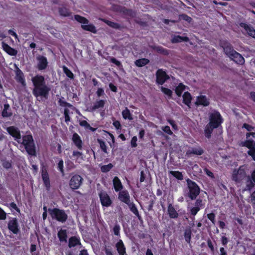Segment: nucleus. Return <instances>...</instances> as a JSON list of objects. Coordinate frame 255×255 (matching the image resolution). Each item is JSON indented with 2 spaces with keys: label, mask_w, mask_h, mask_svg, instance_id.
<instances>
[{
  "label": "nucleus",
  "mask_w": 255,
  "mask_h": 255,
  "mask_svg": "<svg viewBox=\"0 0 255 255\" xmlns=\"http://www.w3.org/2000/svg\"><path fill=\"white\" fill-rule=\"evenodd\" d=\"M230 58L236 63L239 65H243L245 62V59L243 56L237 51H236Z\"/></svg>",
  "instance_id": "obj_20"
},
{
  "label": "nucleus",
  "mask_w": 255,
  "mask_h": 255,
  "mask_svg": "<svg viewBox=\"0 0 255 255\" xmlns=\"http://www.w3.org/2000/svg\"><path fill=\"white\" fill-rule=\"evenodd\" d=\"M101 204L103 207H108L112 204V200L106 191H102L99 193Z\"/></svg>",
  "instance_id": "obj_12"
},
{
  "label": "nucleus",
  "mask_w": 255,
  "mask_h": 255,
  "mask_svg": "<svg viewBox=\"0 0 255 255\" xmlns=\"http://www.w3.org/2000/svg\"><path fill=\"white\" fill-rule=\"evenodd\" d=\"M2 165L3 168L8 169L11 168V161L7 160L6 159L1 160Z\"/></svg>",
  "instance_id": "obj_49"
},
{
  "label": "nucleus",
  "mask_w": 255,
  "mask_h": 255,
  "mask_svg": "<svg viewBox=\"0 0 255 255\" xmlns=\"http://www.w3.org/2000/svg\"><path fill=\"white\" fill-rule=\"evenodd\" d=\"M74 19L78 22L83 24H88L89 22L88 19L78 14L74 15Z\"/></svg>",
  "instance_id": "obj_41"
},
{
  "label": "nucleus",
  "mask_w": 255,
  "mask_h": 255,
  "mask_svg": "<svg viewBox=\"0 0 255 255\" xmlns=\"http://www.w3.org/2000/svg\"><path fill=\"white\" fill-rule=\"evenodd\" d=\"M167 213L171 219H177L179 216L178 212L171 203H169L168 205Z\"/></svg>",
  "instance_id": "obj_25"
},
{
  "label": "nucleus",
  "mask_w": 255,
  "mask_h": 255,
  "mask_svg": "<svg viewBox=\"0 0 255 255\" xmlns=\"http://www.w3.org/2000/svg\"><path fill=\"white\" fill-rule=\"evenodd\" d=\"M7 206L10 209H13L15 210L17 213H20V210L19 208L17 207L16 204L14 202H11L9 204L7 205Z\"/></svg>",
  "instance_id": "obj_54"
},
{
  "label": "nucleus",
  "mask_w": 255,
  "mask_h": 255,
  "mask_svg": "<svg viewBox=\"0 0 255 255\" xmlns=\"http://www.w3.org/2000/svg\"><path fill=\"white\" fill-rule=\"evenodd\" d=\"M186 181L187 182L188 192L186 194H184V196H187L191 200H194L196 199L197 197L200 194L201 190L200 188L195 181L189 178H187Z\"/></svg>",
  "instance_id": "obj_4"
},
{
  "label": "nucleus",
  "mask_w": 255,
  "mask_h": 255,
  "mask_svg": "<svg viewBox=\"0 0 255 255\" xmlns=\"http://www.w3.org/2000/svg\"><path fill=\"white\" fill-rule=\"evenodd\" d=\"M15 75V80L16 81L20 83L23 86H25L26 82L24 75L22 71L17 66H16Z\"/></svg>",
  "instance_id": "obj_17"
},
{
  "label": "nucleus",
  "mask_w": 255,
  "mask_h": 255,
  "mask_svg": "<svg viewBox=\"0 0 255 255\" xmlns=\"http://www.w3.org/2000/svg\"><path fill=\"white\" fill-rule=\"evenodd\" d=\"M116 247L119 255H126V247L122 240H120L116 244Z\"/></svg>",
  "instance_id": "obj_29"
},
{
  "label": "nucleus",
  "mask_w": 255,
  "mask_h": 255,
  "mask_svg": "<svg viewBox=\"0 0 255 255\" xmlns=\"http://www.w3.org/2000/svg\"><path fill=\"white\" fill-rule=\"evenodd\" d=\"M207 217L208 218V219L213 224H215V223H216V220H215V217H216V215H215V214H214V213L212 212V213H210L209 214H208L207 215Z\"/></svg>",
  "instance_id": "obj_56"
},
{
  "label": "nucleus",
  "mask_w": 255,
  "mask_h": 255,
  "mask_svg": "<svg viewBox=\"0 0 255 255\" xmlns=\"http://www.w3.org/2000/svg\"><path fill=\"white\" fill-rule=\"evenodd\" d=\"M6 219V213L0 207V220H4Z\"/></svg>",
  "instance_id": "obj_63"
},
{
  "label": "nucleus",
  "mask_w": 255,
  "mask_h": 255,
  "mask_svg": "<svg viewBox=\"0 0 255 255\" xmlns=\"http://www.w3.org/2000/svg\"><path fill=\"white\" fill-rule=\"evenodd\" d=\"M41 172L43 184L45 187L46 190L49 191L51 186L49 176L47 172V167L43 163L41 164Z\"/></svg>",
  "instance_id": "obj_8"
},
{
  "label": "nucleus",
  "mask_w": 255,
  "mask_h": 255,
  "mask_svg": "<svg viewBox=\"0 0 255 255\" xmlns=\"http://www.w3.org/2000/svg\"><path fill=\"white\" fill-rule=\"evenodd\" d=\"M122 115L123 118L125 120L128 119L131 121L133 119L132 115L130 113L129 110L128 108H126L125 110L122 111Z\"/></svg>",
  "instance_id": "obj_38"
},
{
  "label": "nucleus",
  "mask_w": 255,
  "mask_h": 255,
  "mask_svg": "<svg viewBox=\"0 0 255 255\" xmlns=\"http://www.w3.org/2000/svg\"><path fill=\"white\" fill-rule=\"evenodd\" d=\"M201 210L200 208L198 207H193L190 209V213L191 216H192L193 217V218H194L195 216L197 215L198 212Z\"/></svg>",
  "instance_id": "obj_52"
},
{
  "label": "nucleus",
  "mask_w": 255,
  "mask_h": 255,
  "mask_svg": "<svg viewBox=\"0 0 255 255\" xmlns=\"http://www.w3.org/2000/svg\"><path fill=\"white\" fill-rule=\"evenodd\" d=\"M185 88L186 86L183 83H179L175 88V93L178 97H180L183 92L185 90Z\"/></svg>",
  "instance_id": "obj_39"
},
{
  "label": "nucleus",
  "mask_w": 255,
  "mask_h": 255,
  "mask_svg": "<svg viewBox=\"0 0 255 255\" xmlns=\"http://www.w3.org/2000/svg\"><path fill=\"white\" fill-rule=\"evenodd\" d=\"M247 177L246 182V188L247 190H251L254 187L255 182H254L251 176H248Z\"/></svg>",
  "instance_id": "obj_37"
},
{
  "label": "nucleus",
  "mask_w": 255,
  "mask_h": 255,
  "mask_svg": "<svg viewBox=\"0 0 255 255\" xmlns=\"http://www.w3.org/2000/svg\"><path fill=\"white\" fill-rule=\"evenodd\" d=\"M7 228L10 232L14 235H17L20 233V229L17 218H12L8 221Z\"/></svg>",
  "instance_id": "obj_10"
},
{
  "label": "nucleus",
  "mask_w": 255,
  "mask_h": 255,
  "mask_svg": "<svg viewBox=\"0 0 255 255\" xmlns=\"http://www.w3.org/2000/svg\"><path fill=\"white\" fill-rule=\"evenodd\" d=\"M83 182V178L78 174L72 176L69 181V186L72 190L79 189Z\"/></svg>",
  "instance_id": "obj_9"
},
{
  "label": "nucleus",
  "mask_w": 255,
  "mask_h": 255,
  "mask_svg": "<svg viewBox=\"0 0 255 255\" xmlns=\"http://www.w3.org/2000/svg\"><path fill=\"white\" fill-rule=\"evenodd\" d=\"M220 45L223 48L224 53L229 58L236 51L234 49L232 44L226 40H221Z\"/></svg>",
  "instance_id": "obj_11"
},
{
  "label": "nucleus",
  "mask_w": 255,
  "mask_h": 255,
  "mask_svg": "<svg viewBox=\"0 0 255 255\" xmlns=\"http://www.w3.org/2000/svg\"><path fill=\"white\" fill-rule=\"evenodd\" d=\"M113 183L114 188L116 192H120L122 191L123 188V185L117 176H115L113 179Z\"/></svg>",
  "instance_id": "obj_27"
},
{
  "label": "nucleus",
  "mask_w": 255,
  "mask_h": 255,
  "mask_svg": "<svg viewBox=\"0 0 255 255\" xmlns=\"http://www.w3.org/2000/svg\"><path fill=\"white\" fill-rule=\"evenodd\" d=\"M22 142H20L22 144L26 152L31 156L36 155V147L31 134L24 135L22 137Z\"/></svg>",
  "instance_id": "obj_3"
},
{
  "label": "nucleus",
  "mask_w": 255,
  "mask_h": 255,
  "mask_svg": "<svg viewBox=\"0 0 255 255\" xmlns=\"http://www.w3.org/2000/svg\"><path fill=\"white\" fill-rule=\"evenodd\" d=\"M209 122L206 126L204 129V134L206 138L209 139L211 137L212 133L214 129L218 128L224 122L219 112L213 111L209 115Z\"/></svg>",
  "instance_id": "obj_2"
},
{
  "label": "nucleus",
  "mask_w": 255,
  "mask_h": 255,
  "mask_svg": "<svg viewBox=\"0 0 255 255\" xmlns=\"http://www.w3.org/2000/svg\"><path fill=\"white\" fill-rule=\"evenodd\" d=\"M64 98H60L58 100V104L61 107H68L72 109H74L75 107L70 103L63 100Z\"/></svg>",
  "instance_id": "obj_43"
},
{
  "label": "nucleus",
  "mask_w": 255,
  "mask_h": 255,
  "mask_svg": "<svg viewBox=\"0 0 255 255\" xmlns=\"http://www.w3.org/2000/svg\"><path fill=\"white\" fill-rule=\"evenodd\" d=\"M127 205L128 206L130 211L137 217L139 221L142 220L141 216L139 214L138 211L135 204L133 202H129V203Z\"/></svg>",
  "instance_id": "obj_30"
},
{
  "label": "nucleus",
  "mask_w": 255,
  "mask_h": 255,
  "mask_svg": "<svg viewBox=\"0 0 255 255\" xmlns=\"http://www.w3.org/2000/svg\"><path fill=\"white\" fill-rule=\"evenodd\" d=\"M239 25L247 32L249 36L255 38V29L252 25L244 22H241Z\"/></svg>",
  "instance_id": "obj_19"
},
{
  "label": "nucleus",
  "mask_w": 255,
  "mask_h": 255,
  "mask_svg": "<svg viewBox=\"0 0 255 255\" xmlns=\"http://www.w3.org/2000/svg\"><path fill=\"white\" fill-rule=\"evenodd\" d=\"M48 212L52 219L59 222L64 223L68 220V215L63 209L57 208H48Z\"/></svg>",
  "instance_id": "obj_6"
},
{
  "label": "nucleus",
  "mask_w": 255,
  "mask_h": 255,
  "mask_svg": "<svg viewBox=\"0 0 255 255\" xmlns=\"http://www.w3.org/2000/svg\"><path fill=\"white\" fill-rule=\"evenodd\" d=\"M210 104L209 100L207 98L205 95H200L198 96L196 99L195 105L197 106H203L204 107H207Z\"/></svg>",
  "instance_id": "obj_21"
},
{
  "label": "nucleus",
  "mask_w": 255,
  "mask_h": 255,
  "mask_svg": "<svg viewBox=\"0 0 255 255\" xmlns=\"http://www.w3.org/2000/svg\"><path fill=\"white\" fill-rule=\"evenodd\" d=\"M6 131L15 140L20 143L19 140H20L21 136L20 131L18 128L15 126H10L6 128Z\"/></svg>",
  "instance_id": "obj_14"
},
{
  "label": "nucleus",
  "mask_w": 255,
  "mask_h": 255,
  "mask_svg": "<svg viewBox=\"0 0 255 255\" xmlns=\"http://www.w3.org/2000/svg\"><path fill=\"white\" fill-rule=\"evenodd\" d=\"M64 163L62 159L59 160L58 163V169L62 173H64Z\"/></svg>",
  "instance_id": "obj_62"
},
{
  "label": "nucleus",
  "mask_w": 255,
  "mask_h": 255,
  "mask_svg": "<svg viewBox=\"0 0 255 255\" xmlns=\"http://www.w3.org/2000/svg\"><path fill=\"white\" fill-rule=\"evenodd\" d=\"M161 90L164 94L169 97H171L172 95V91L168 88L162 87Z\"/></svg>",
  "instance_id": "obj_55"
},
{
  "label": "nucleus",
  "mask_w": 255,
  "mask_h": 255,
  "mask_svg": "<svg viewBox=\"0 0 255 255\" xmlns=\"http://www.w3.org/2000/svg\"><path fill=\"white\" fill-rule=\"evenodd\" d=\"M72 140L77 148L80 150L83 149V141L80 135L76 132L73 134Z\"/></svg>",
  "instance_id": "obj_18"
},
{
  "label": "nucleus",
  "mask_w": 255,
  "mask_h": 255,
  "mask_svg": "<svg viewBox=\"0 0 255 255\" xmlns=\"http://www.w3.org/2000/svg\"><path fill=\"white\" fill-rule=\"evenodd\" d=\"M251 203L253 208L255 209V190L251 194Z\"/></svg>",
  "instance_id": "obj_59"
},
{
  "label": "nucleus",
  "mask_w": 255,
  "mask_h": 255,
  "mask_svg": "<svg viewBox=\"0 0 255 255\" xmlns=\"http://www.w3.org/2000/svg\"><path fill=\"white\" fill-rule=\"evenodd\" d=\"M162 129L164 132L170 135H171L173 134L172 131L171 130L170 128L168 126L162 127Z\"/></svg>",
  "instance_id": "obj_60"
},
{
  "label": "nucleus",
  "mask_w": 255,
  "mask_h": 255,
  "mask_svg": "<svg viewBox=\"0 0 255 255\" xmlns=\"http://www.w3.org/2000/svg\"><path fill=\"white\" fill-rule=\"evenodd\" d=\"M81 27L83 30L90 31L94 34L96 33L97 32L96 27L91 23L82 24Z\"/></svg>",
  "instance_id": "obj_33"
},
{
  "label": "nucleus",
  "mask_w": 255,
  "mask_h": 255,
  "mask_svg": "<svg viewBox=\"0 0 255 255\" xmlns=\"http://www.w3.org/2000/svg\"><path fill=\"white\" fill-rule=\"evenodd\" d=\"M192 99V96L189 92H185L183 94V102L184 104H185L189 107H190Z\"/></svg>",
  "instance_id": "obj_32"
},
{
  "label": "nucleus",
  "mask_w": 255,
  "mask_h": 255,
  "mask_svg": "<svg viewBox=\"0 0 255 255\" xmlns=\"http://www.w3.org/2000/svg\"><path fill=\"white\" fill-rule=\"evenodd\" d=\"M152 49L157 53L166 56L169 54V50L161 46H154L152 47Z\"/></svg>",
  "instance_id": "obj_35"
},
{
  "label": "nucleus",
  "mask_w": 255,
  "mask_h": 255,
  "mask_svg": "<svg viewBox=\"0 0 255 255\" xmlns=\"http://www.w3.org/2000/svg\"><path fill=\"white\" fill-rule=\"evenodd\" d=\"M38 61L37 68L39 70H45L48 66V61L46 57L42 55L37 57Z\"/></svg>",
  "instance_id": "obj_15"
},
{
  "label": "nucleus",
  "mask_w": 255,
  "mask_h": 255,
  "mask_svg": "<svg viewBox=\"0 0 255 255\" xmlns=\"http://www.w3.org/2000/svg\"><path fill=\"white\" fill-rule=\"evenodd\" d=\"M121 228L119 224H116L113 228V232L115 235L119 236L120 234Z\"/></svg>",
  "instance_id": "obj_57"
},
{
  "label": "nucleus",
  "mask_w": 255,
  "mask_h": 255,
  "mask_svg": "<svg viewBox=\"0 0 255 255\" xmlns=\"http://www.w3.org/2000/svg\"><path fill=\"white\" fill-rule=\"evenodd\" d=\"M34 88L32 94L35 97H42L47 99L50 88L46 85L44 77L37 75L31 79Z\"/></svg>",
  "instance_id": "obj_1"
},
{
  "label": "nucleus",
  "mask_w": 255,
  "mask_h": 255,
  "mask_svg": "<svg viewBox=\"0 0 255 255\" xmlns=\"http://www.w3.org/2000/svg\"><path fill=\"white\" fill-rule=\"evenodd\" d=\"M12 115L10 106L8 104H4L3 109L1 112V116L3 118H8Z\"/></svg>",
  "instance_id": "obj_31"
},
{
  "label": "nucleus",
  "mask_w": 255,
  "mask_h": 255,
  "mask_svg": "<svg viewBox=\"0 0 255 255\" xmlns=\"http://www.w3.org/2000/svg\"><path fill=\"white\" fill-rule=\"evenodd\" d=\"M70 111L67 108H65L64 110V115L65 118V121L66 123H68L70 121V117L69 116Z\"/></svg>",
  "instance_id": "obj_53"
},
{
  "label": "nucleus",
  "mask_w": 255,
  "mask_h": 255,
  "mask_svg": "<svg viewBox=\"0 0 255 255\" xmlns=\"http://www.w3.org/2000/svg\"><path fill=\"white\" fill-rule=\"evenodd\" d=\"M97 141L100 145L101 150L106 153H108L107 147L105 142L101 139H98Z\"/></svg>",
  "instance_id": "obj_46"
},
{
  "label": "nucleus",
  "mask_w": 255,
  "mask_h": 255,
  "mask_svg": "<svg viewBox=\"0 0 255 255\" xmlns=\"http://www.w3.org/2000/svg\"><path fill=\"white\" fill-rule=\"evenodd\" d=\"M106 23L110 27L115 28V29H120L121 27V25L119 23L113 22L109 20H107Z\"/></svg>",
  "instance_id": "obj_51"
},
{
  "label": "nucleus",
  "mask_w": 255,
  "mask_h": 255,
  "mask_svg": "<svg viewBox=\"0 0 255 255\" xmlns=\"http://www.w3.org/2000/svg\"><path fill=\"white\" fill-rule=\"evenodd\" d=\"M189 40L187 36H182L180 35H175L171 39L173 43H179L182 41L188 42Z\"/></svg>",
  "instance_id": "obj_34"
},
{
  "label": "nucleus",
  "mask_w": 255,
  "mask_h": 255,
  "mask_svg": "<svg viewBox=\"0 0 255 255\" xmlns=\"http://www.w3.org/2000/svg\"><path fill=\"white\" fill-rule=\"evenodd\" d=\"M169 174L172 175L177 179L179 180H182L184 178L182 173L179 171L171 170L169 171Z\"/></svg>",
  "instance_id": "obj_42"
},
{
  "label": "nucleus",
  "mask_w": 255,
  "mask_h": 255,
  "mask_svg": "<svg viewBox=\"0 0 255 255\" xmlns=\"http://www.w3.org/2000/svg\"><path fill=\"white\" fill-rule=\"evenodd\" d=\"M106 103V101L104 100H99L98 101H96L93 106H91L89 108V111L94 112L96 111L97 109L100 108H103Z\"/></svg>",
  "instance_id": "obj_26"
},
{
  "label": "nucleus",
  "mask_w": 255,
  "mask_h": 255,
  "mask_svg": "<svg viewBox=\"0 0 255 255\" xmlns=\"http://www.w3.org/2000/svg\"><path fill=\"white\" fill-rule=\"evenodd\" d=\"M113 167L112 163H109L107 165H104L101 167V170L103 173H106L110 171Z\"/></svg>",
  "instance_id": "obj_48"
},
{
  "label": "nucleus",
  "mask_w": 255,
  "mask_h": 255,
  "mask_svg": "<svg viewBox=\"0 0 255 255\" xmlns=\"http://www.w3.org/2000/svg\"><path fill=\"white\" fill-rule=\"evenodd\" d=\"M118 199L122 202L128 204L130 200V196L127 190H124L120 191L118 194Z\"/></svg>",
  "instance_id": "obj_16"
},
{
  "label": "nucleus",
  "mask_w": 255,
  "mask_h": 255,
  "mask_svg": "<svg viewBox=\"0 0 255 255\" xmlns=\"http://www.w3.org/2000/svg\"><path fill=\"white\" fill-rule=\"evenodd\" d=\"M79 125L80 126L84 127L86 129H87L90 126V124L85 120L80 121Z\"/></svg>",
  "instance_id": "obj_64"
},
{
  "label": "nucleus",
  "mask_w": 255,
  "mask_h": 255,
  "mask_svg": "<svg viewBox=\"0 0 255 255\" xmlns=\"http://www.w3.org/2000/svg\"><path fill=\"white\" fill-rule=\"evenodd\" d=\"M149 62V60L148 59L141 58L136 60L134 63L137 67H141L147 65Z\"/></svg>",
  "instance_id": "obj_36"
},
{
  "label": "nucleus",
  "mask_w": 255,
  "mask_h": 255,
  "mask_svg": "<svg viewBox=\"0 0 255 255\" xmlns=\"http://www.w3.org/2000/svg\"><path fill=\"white\" fill-rule=\"evenodd\" d=\"M137 138L136 136H134L131 138L130 141V145L132 147H136L137 146Z\"/></svg>",
  "instance_id": "obj_61"
},
{
  "label": "nucleus",
  "mask_w": 255,
  "mask_h": 255,
  "mask_svg": "<svg viewBox=\"0 0 255 255\" xmlns=\"http://www.w3.org/2000/svg\"><path fill=\"white\" fill-rule=\"evenodd\" d=\"M179 18L181 20H183L184 21H187L189 23H190L192 20L193 19L190 16H188V15L186 14H181L179 15Z\"/></svg>",
  "instance_id": "obj_50"
},
{
  "label": "nucleus",
  "mask_w": 255,
  "mask_h": 255,
  "mask_svg": "<svg viewBox=\"0 0 255 255\" xmlns=\"http://www.w3.org/2000/svg\"><path fill=\"white\" fill-rule=\"evenodd\" d=\"M62 69L64 73L66 75L67 77L70 79H73L74 78V75L72 72L66 66H63Z\"/></svg>",
  "instance_id": "obj_44"
},
{
  "label": "nucleus",
  "mask_w": 255,
  "mask_h": 255,
  "mask_svg": "<svg viewBox=\"0 0 255 255\" xmlns=\"http://www.w3.org/2000/svg\"><path fill=\"white\" fill-rule=\"evenodd\" d=\"M77 246H82L80 238L78 236H72L69 239L68 247L70 248L75 247Z\"/></svg>",
  "instance_id": "obj_22"
},
{
  "label": "nucleus",
  "mask_w": 255,
  "mask_h": 255,
  "mask_svg": "<svg viewBox=\"0 0 255 255\" xmlns=\"http://www.w3.org/2000/svg\"><path fill=\"white\" fill-rule=\"evenodd\" d=\"M57 237L60 242L66 243L67 241L68 238L67 230L61 229L58 232Z\"/></svg>",
  "instance_id": "obj_28"
},
{
  "label": "nucleus",
  "mask_w": 255,
  "mask_h": 255,
  "mask_svg": "<svg viewBox=\"0 0 255 255\" xmlns=\"http://www.w3.org/2000/svg\"><path fill=\"white\" fill-rule=\"evenodd\" d=\"M247 165H241L238 168L234 169L232 174V180L236 183H241L247 177Z\"/></svg>",
  "instance_id": "obj_5"
},
{
  "label": "nucleus",
  "mask_w": 255,
  "mask_h": 255,
  "mask_svg": "<svg viewBox=\"0 0 255 255\" xmlns=\"http://www.w3.org/2000/svg\"><path fill=\"white\" fill-rule=\"evenodd\" d=\"M204 152V149L199 146L197 148H192L191 149H188L186 151V155L188 157L191 156L192 154L196 155H201Z\"/></svg>",
  "instance_id": "obj_24"
},
{
  "label": "nucleus",
  "mask_w": 255,
  "mask_h": 255,
  "mask_svg": "<svg viewBox=\"0 0 255 255\" xmlns=\"http://www.w3.org/2000/svg\"><path fill=\"white\" fill-rule=\"evenodd\" d=\"M205 203L201 198H198L195 201L194 205L196 207L202 209L205 207Z\"/></svg>",
  "instance_id": "obj_47"
},
{
  "label": "nucleus",
  "mask_w": 255,
  "mask_h": 255,
  "mask_svg": "<svg viewBox=\"0 0 255 255\" xmlns=\"http://www.w3.org/2000/svg\"><path fill=\"white\" fill-rule=\"evenodd\" d=\"M59 14L63 16H69L71 14L69 10L65 7H61L59 8Z\"/></svg>",
  "instance_id": "obj_45"
},
{
  "label": "nucleus",
  "mask_w": 255,
  "mask_h": 255,
  "mask_svg": "<svg viewBox=\"0 0 255 255\" xmlns=\"http://www.w3.org/2000/svg\"><path fill=\"white\" fill-rule=\"evenodd\" d=\"M156 82L158 85H163L169 78V76L165 71L159 69L156 72Z\"/></svg>",
  "instance_id": "obj_13"
},
{
  "label": "nucleus",
  "mask_w": 255,
  "mask_h": 255,
  "mask_svg": "<svg viewBox=\"0 0 255 255\" xmlns=\"http://www.w3.org/2000/svg\"><path fill=\"white\" fill-rule=\"evenodd\" d=\"M203 170L204 172L206 174V175L209 177H210L211 179H213L215 178L214 173L207 168L205 167L204 168Z\"/></svg>",
  "instance_id": "obj_58"
},
{
  "label": "nucleus",
  "mask_w": 255,
  "mask_h": 255,
  "mask_svg": "<svg viewBox=\"0 0 255 255\" xmlns=\"http://www.w3.org/2000/svg\"><path fill=\"white\" fill-rule=\"evenodd\" d=\"M3 50L10 56H16L17 51L10 47L8 44L2 41L1 43Z\"/></svg>",
  "instance_id": "obj_23"
},
{
  "label": "nucleus",
  "mask_w": 255,
  "mask_h": 255,
  "mask_svg": "<svg viewBox=\"0 0 255 255\" xmlns=\"http://www.w3.org/2000/svg\"><path fill=\"white\" fill-rule=\"evenodd\" d=\"M240 145L249 149L247 152L248 154L255 161V141L253 139H247L242 141Z\"/></svg>",
  "instance_id": "obj_7"
},
{
  "label": "nucleus",
  "mask_w": 255,
  "mask_h": 255,
  "mask_svg": "<svg viewBox=\"0 0 255 255\" xmlns=\"http://www.w3.org/2000/svg\"><path fill=\"white\" fill-rule=\"evenodd\" d=\"M191 235H192V232L190 229V228H187L185 230L184 233V237L185 238V241L189 244L191 242Z\"/></svg>",
  "instance_id": "obj_40"
}]
</instances>
